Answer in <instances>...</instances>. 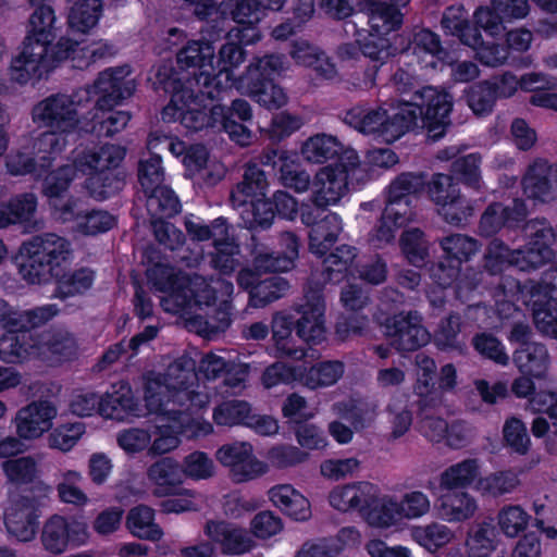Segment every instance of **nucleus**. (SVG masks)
I'll return each instance as SVG.
<instances>
[{"instance_id": "obj_1", "label": "nucleus", "mask_w": 557, "mask_h": 557, "mask_svg": "<svg viewBox=\"0 0 557 557\" xmlns=\"http://www.w3.org/2000/svg\"><path fill=\"white\" fill-rule=\"evenodd\" d=\"M23 261L18 271L23 280L30 284H44L55 280L57 295L66 298L90 288L94 272L81 268L66 272L72 258L71 243L54 233L33 236L23 244Z\"/></svg>"}, {"instance_id": "obj_2", "label": "nucleus", "mask_w": 557, "mask_h": 557, "mask_svg": "<svg viewBox=\"0 0 557 557\" xmlns=\"http://www.w3.org/2000/svg\"><path fill=\"white\" fill-rule=\"evenodd\" d=\"M214 53L210 41L190 40L177 51L175 70L166 65L158 69L157 82L170 89L185 87L189 98L216 99L225 85L221 75L213 73Z\"/></svg>"}, {"instance_id": "obj_3", "label": "nucleus", "mask_w": 557, "mask_h": 557, "mask_svg": "<svg viewBox=\"0 0 557 557\" xmlns=\"http://www.w3.org/2000/svg\"><path fill=\"white\" fill-rule=\"evenodd\" d=\"M394 88L400 94L410 96L412 102L422 112L423 127L432 140L444 136L450 125L449 114L453 110V96L445 88L422 86L421 82L404 69H398L391 79Z\"/></svg>"}, {"instance_id": "obj_4", "label": "nucleus", "mask_w": 557, "mask_h": 557, "mask_svg": "<svg viewBox=\"0 0 557 557\" xmlns=\"http://www.w3.org/2000/svg\"><path fill=\"white\" fill-rule=\"evenodd\" d=\"M420 115L421 110L409 104H401L393 112L382 106H357L346 112L344 121L364 135H373L386 143H393L412 129Z\"/></svg>"}, {"instance_id": "obj_5", "label": "nucleus", "mask_w": 557, "mask_h": 557, "mask_svg": "<svg viewBox=\"0 0 557 557\" xmlns=\"http://www.w3.org/2000/svg\"><path fill=\"white\" fill-rule=\"evenodd\" d=\"M174 430L188 440L205 437L213 432V425L201 416H191L209 405L214 387L211 385H170Z\"/></svg>"}, {"instance_id": "obj_6", "label": "nucleus", "mask_w": 557, "mask_h": 557, "mask_svg": "<svg viewBox=\"0 0 557 557\" xmlns=\"http://www.w3.org/2000/svg\"><path fill=\"white\" fill-rule=\"evenodd\" d=\"M165 387L170 385H146L141 401L131 385H113L111 391L100 396L98 413L104 419L128 422L149 412H159Z\"/></svg>"}, {"instance_id": "obj_7", "label": "nucleus", "mask_w": 557, "mask_h": 557, "mask_svg": "<svg viewBox=\"0 0 557 557\" xmlns=\"http://www.w3.org/2000/svg\"><path fill=\"white\" fill-rule=\"evenodd\" d=\"M381 492L375 483L355 481L335 485L327 495V502L338 512H358L370 528L376 530L373 517L379 511Z\"/></svg>"}, {"instance_id": "obj_8", "label": "nucleus", "mask_w": 557, "mask_h": 557, "mask_svg": "<svg viewBox=\"0 0 557 557\" xmlns=\"http://www.w3.org/2000/svg\"><path fill=\"white\" fill-rule=\"evenodd\" d=\"M431 506L429 495L419 490L406 492L400 498L382 491L379 511L373 517L376 530L398 529L405 521L422 519L430 513Z\"/></svg>"}, {"instance_id": "obj_9", "label": "nucleus", "mask_w": 557, "mask_h": 557, "mask_svg": "<svg viewBox=\"0 0 557 557\" xmlns=\"http://www.w3.org/2000/svg\"><path fill=\"white\" fill-rule=\"evenodd\" d=\"M301 314L296 322V334L308 344H319L325 338V301L322 284L315 275L304 287V302L296 308Z\"/></svg>"}, {"instance_id": "obj_10", "label": "nucleus", "mask_w": 557, "mask_h": 557, "mask_svg": "<svg viewBox=\"0 0 557 557\" xmlns=\"http://www.w3.org/2000/svg\"><path fill=\"white\" fill-rule=\"evenodd\" d=\"M512 392L519 398H528L533 411L544 412L548 419L537 417L532 424L536 437L546 436V446L550 451L557 450V395L550 391L536 388L535 385H512Z\"/></svg>"}, {"instance_id": "obj_11", "label": "nucleus", "mask_w": 557, "mask_h": 557, "mask_svg": "<svg viewBox=\"0 0 557 557\" xmlns=\"http://www.w3.org/2000/svg\"><path fill=\"white\" fill-rule=\"evenodd\" d=\"M88 524L79 519H67L61 515L48 518L41 529L40 541L44 549L52 555H61L69 547H81L89 542Z\"/></svg>"}, {"instance_id": "obj_12", "label": "nucleus", "mask_w": 557, "mask_h": 557, "mask_svg": "<svg viewBox=\"0 0 557 557\" xmlns=\"http://www.w3.org/2000/svg\"><path fill=\"white\" fill-rule=\"evenodd\" d=\"M215 458L238 483L256 480L269 472V465L255 455L253 446L249 442L224 444L215 451Z\"/></svg>"}, {"instance_id": "obj_13", "label": "nucleus", "mask_w": 557, "mask_h": 557, "mask_svg": "<svg viewBox=\"0 0 557 557\" xmlns=\"http://www.w3.org/2000/svg\"><path fill=\"white\" fill-rule=\"evenodd\" d=\"M34 36H26L21 53L11 62V78L25 84L32 78L40 79L52 70L49 45Z\"/></svg>"}, {"instance_id": "obj_14", "label": "nucleus", "mask_w": 557, "mask_h": 557, "mask_svg": "<svg viewBox=\"0 0 557 557\" xmlns=\"http://www.w3.org/2000/svg\"><path fill=\"white\" fill-rule=\"evenodd\" d=\"M58 414L54 401L35 399L17 410L13 420L15 432L24 441H37L52 430Z\"/></svg>"}, {"instance_id": "obj_15", "label": "nucleus", "mask_w": 557, "mask_h": 557, "mask_svg": "<svg viewBox=\"0 0 557 557\" xmlns=\"http://www.w3.org/2000/svg\"><path fill=\"white\" fill-rule=\"evenodd\" d=\"M34 121L60 133L73 132L79 123L76 102L65 94L51 95L33 109Z\"/></svg>"}, {"instance_id": "obj_16", "label": "nucleus", "mask_w": 557, "mask_h": 557, "mask_svg": "<svg viewBox=\"0 0 557 557\" xmlns=\"http://www.w3.org/2000/svg\"><path fill=\"white\" fill-rule=\"evenodd\" d=\"M147 276L152 286L166 295L160 305L164 311L177 314L186 310L188 299L183 289L188 285V275L166 264H154Z\"/></svg>"}, {"instance_id": "obj_17", "label": "nucleus", "mask_w": 557, "mask_h": 557, "mask_svg": "<svg viewBox=\"0 0 557 557\" xmlns=\"http://www.w3.org/2000/svg\"><path fill=\"white\" fill-rule=\"evenodd\" d=\"M385 335L391 345L399 351L417 350L431 338L422 325V317L418 311L400 312L388 318L385 323Z\"/></svg>"}, {"instance_id": "obj_18", "label": "nucleus", "mask_w": 557, "mask_h": 557, "mask_svg": "<svg viewBox=\"0 0 557 557\" xmlns=\"http://www.w3.org/2000/svg\"><path fill=\"white\" fill-rule=\"evenodd\" d=\"M135 79L128 65L108 69L101 72L95 82L99 95L97 107L100 110H111L135 91Z\"/></svg>"}, {"instance_id": "obj_19", "label": "nucleus", "mask_w": 557, "mask_h": 557, "mask_svg": "<svg viewBox=\"0 0 557 557\" xmlns=\"http://www.w3.org/2000/svg\"><path fill=\"white\" fill-rule=\"evenodd\" d=\"M205 533L226 555H243L256 547L248 530L231 521L210 520L206 523Z\"/></svg>"}, {"instance_id": "obj_20", "label": "nucleus", "mask_w": 557, "mask_h": 557, "mask_svg": "<svg viewBox=\"0 0 557 557\" xmlns=\"http://www.w3.org/2000/svg\"><path fill=\"white\" fill-rule=\"evenodd\" d=\"M347 173L342 168L324 166L312 181L310 201L317 209L325 210L336 205L347 191Z\"/></svg>"}, {"instance_id": "obj_21", "label": "nucleus", "mask_w": 557, "mask_h": 557, "mask_svg": "<svg viewBox=\"0 0 557 557\" xmlns=\"http://www.w3.org/2000/svg\"><path fill=\"white\" fill-rule=\"evenodd\" d=\"M38 513L28 499L12 502L3 513V524L8 534L21 543L35 540L38 529Z\"/></svg>"}, {"instance_id": "obj_22", "label": "nucleus", "mask_w": 557, "mask_h": 557, "mask_svg": "<svg viewBox=\"0 0 557 557\" xmlns=\"http://www.w3.org/2000/svg\"><path fill=\"white\" fill-rule=\"evenodd\" d=\"M161 410L159 412H149L156 416L153 441L151 440L149 454L163 455L176 449L181 444V434L174 430V420L172 417V398L170 391L165 389L162 394Z\"/></svg>"}, {"instance_id": "obj_23", "label": "nucleus", "mask_w": 557, "mask_h": 557, "mask_svg": "<svg viewBox=\"0 0 557 557\" xmlns=\"http://www.w3.org/2000/svg\"><path fill=\"white\" fill-rule=\"evenodd\" d=\"M37 210V197L33 193L16 195L0 208V228L12 224H23L29 231L42 230V220L34 219Z\"/></svg>"}, {"instance_id": "obj_24", "label": "nucleus", "mask_w": 557, "mask_h": 557, "mask_svg": "<svg viewBox=\"0 0 557 557\" xmlns=\"http://www.w3.org/2000/svg\"><path fill=\"white\" fill-rule=\"evenodd\" d=\"M357 256L356 247L346 244L337 246L324 257L321 271L311 273L309 280L315 275L320 280L322 287L326 283L338 284L350 273Z\"/></svg>"}, {"instance_id": "obj_25", "label": "nucleus", "mask_w": 557, "mask_h": 557, "mask_svg": "<svg viewBox=\"0 0 557 557\" xmlns=\"http://www.w3.org/2000/svg\"><path fill=\"white\" fill-rule=\"evenodd\" d=\"M552 168L543 159L529 165L523 178V193L532 199L550 202L557 199V186L550 181Z\"/></svg>"}, {"instance_id": "obj_26", "label": "nucleus", "mask_w": 557, "mask_h": 557, "mask_svg": "<svg viewBox=\"0 0 557 557\" xmlns=\"http://www.w3.org/2000/svg\"><path fill=\"white\" fill-rule=\"evenodd\" d=\"M438 517L448 523H459L471 519L476 510L478 503L469 493L450 492L442 494L436 500Z\"/></svg>"}, {"instance_id": "obj_27", "label": "nucleus", "mask_w": 557, "mask_h": 557, "mask_svg": "<svg viewBox=\"0 0 557 557\" xmlns=\"http://www.w3.org/2000/svg\"><path fill=\"white\" fill-rule=\"evenodd\" d=\"M268 494L273 506L278 508L284 515L297 521H305L311 517L309 500L293 485H275L269 490Z\"/></svg>"}, {"instance_id": "obj_28", "label": "nucleus", "mask_w": 557, "mask_h": 557, "mask_svg": "<svg viewBox=\"0 0 557 557\" xmlns=\"http://www.w3.org/2000/svg\"><path fill=\"white\" fill-rule=\"evenodd\" d=\"M509 287L510 292L516 288L522 295H530L534 305L554 302L557 305V269H550L543 275L541 282L529 280L522 285L511 278H506L499 285L502 288Z\"/></svg>"}, {"instance_id": "obj_29", "label": "nucleus", "mask_w": 557, "mask_h": 557, "mask_svg": "<svg viewBox=\"0 0 557 557\" xmlns=\"http://www.w3.org/2000/svg\"><path fill=\"white\" fill-rule=\"evenodd\" d=\"M410 536L413 542L431 554L453 544L457 537L449 525L440 521L413 525L410 529Z\"/></svg>"}, {"instance_id": "obj_30", "label": "nucleus", "mask_w": 557, "mask_h": 557, "mask_svg": "<svg viewBox=\"0 0 557 557\" xmlns=\"http://www.w3.org/2000/svg\"><path fill=\"white\" fill-rule=\"evenodd\" d=\"M513 361L522 374L542 380L548 369L549 356L543 344L523 342L515 351Z\"/></svg>"}, {"instance_id": "obj_31", "label": "nucleus", "mask_w": 557, "mask_h": 557, "mask_svg": "<svg viewBox=\"0 0 557 557\" xmlns=\"http://www.w3.org/2000/svg\"><path fill=\"white\" fill-rule=\"evenodd\" d=\"M125 149L116 145H103L98 149L84 151L76 160L82 171L98 173L119 171L117 168L125 158Z\"/></svg>"}, {"instance_id": "obj_32", "label": "nucleus", "mask_w": 557, "mask_h": 557, "mask_svg": "<svg viewBox=\"0 0 557 557\" xmlns=\"http://www.w3.org/2000/svg\"><path fill=\"white\" fill-rule=\"evenodd\" d=\"M343 231L342 219L334 212L325 214L309 232V250L319 257L325 256L337 242Z\"/></svg>"}, {"instance_id": "obj_33", "label": "nucleus", "mask_w": 557, "mask_h": 557, "mask_svg": "<svg viewBox=\"0 0 557 557\" xmlns=\"http://www.w3.org/2000/svg\"><path fill=\"white\" fill-rule=\"evenodd\" d=\"M215 286H212L207 280L198 274L193 276L188 275V285L183 289L184 295L187 296L188 306H211L216 300V292L220 289L225 295L230 296L233 292V284L226 280L219 278L215 282Z\"/></svg>"}, {"instance_id": "obj_34", "label": "nucleus", "mask_w": 557, "mask_h": 557, "mask_svg": "<svg viewBox=\"0 0 557 557\" xmlns=\"http://www.w3.org/2000/svg\"><path fill=\"white\" fill-rule=\"evenodd\" d=\"M267 188L268 180L263 170L256 163H247L242 182L231 190L230 200L233 207L245 206L249 197L264 195Z\"/></svg>"}, {"instance_id": "obj_35", "label": "nucleus", "mask_w": 557, "mask_h": 557, "mask_svg": "<svg viewBox=\"0 0 557 557\" xmlns=\"http://www.w3.org/2000/svg\"><path fill=\"white\" fill-rule=\"evenodd\" d=\"M294 326H296V322L293 317L283 312L274 313L271 321L272 339L276 349L281 354L295 359H300L305 356V352L302 349L297 348L294 345Z\"/></svg>"}, {"instance_id": "obj_36", "label": "nucleus", "mask_w": 557, "mask_h": 557, "mask_svg": "<svg viewBox=\"0 0 557 557\" xmlns=\"http://www.w3.org/2000/svg\"><path fill=\"white\" fill-rule=\"evenodd\" d=\"M480 463L476 459H465L445 469L440 476V486L446 491L463 488L480 479Z\"/></svg>"}, {"instance_id": "obj_37", "label": "nucleus", "mask_w": 557, "mask_h": 557, "mask_svg": "<svg viewBox=\"0 0 557 557\" xmlns=\"http://www.w3.org/2000/svg\"><path fill=\"white\" fill-rule=\"evenodd\" d=\"M342 150L343 145L336 137L317 134L304 143L301 154L308 162L321 164L338 157Z\"/></svg>"}, {"instance_id": "obj_38", "label": "nucleus", "mask_w": 557, "mask_h": 557, "mask_svg": "<svg viewBox=\"0 0 557 557\" xmlns=\"http://www.w3.org/2000/svg\"><path fill=\"white\" fill-rule=\"evenodd\" d=\"M126 527L134 536L143 540L157 542L163 536V531L154 522V511L144 505L129 510Z\"/></svg>"}, {"instance_id": "obj_39", "label": "nucleus", "mask_w": 557, "mask_h": 557, "mask_svg": "<svg viewBox=\"0 0 557 557\" xmlns=\"http://www.w3.org/2000/svg\"><path fill=\"white\" fill-rule=\"evenodd\" d=\"M404 14L400 9L389 5L386 0L379 1L369 8V25L376 36L388 35L403 25Z\"/></svg>"}, {"instance_id": "obj_40", "label": "nucleus", "mask_w": 557, "mask_h": 557, "mask_svg": "<svg viewBox=\"0 0 557 557\" xmlns=\"http://www.w3.org/2000/svg\"><path fill=\"white\" fill-rule=\"evenodd\" d=\"M532 516L521 505L507 504L499 508L496 515V523L502 534L508 539H516L523 533Z\"/></svg>"}, {"instance_id": "obj_41", "label": "nucleus", "mask_w": 557, "mask_h": 557, "mask_svg": "<svg viewBox=\"0 0 557 557\" xmlns=\"http://www.w3.org/2000/svg\"><path fill=\"white\" fill-rule=\"evenodd\" d=\"M438 245L445 257L458 261L460 264L470 261L481 249L478 239L461 233H453L441 237Z\"/></svg>"}, {"instance_id": "obj_42", "label": "nucleus", "mask_w": 557, "mask_h": 557, "mask_svg": "<svg viewBox=\"0 0 557 557\" xmlns=\"http://www.w3.org/2000/svg\"><path fill=\"white\" fill-rule=\"evenodd\" d=\"M497 532L488 522L474 524L466 540L469 557H490L497 547Z\"/></svg>"}, {"instance_id": "obj_43", "label": "nucleus", "mask_w": 557, "mask_h": 557, "mask_svg": "<svg viewBox=\"0 0 557 557\" xmlns=\"http://www.w3.org/2000/svg\"><path fill=\"white\" fill-rule=\"evenodd\" d=\"M124 186L125 173L123 171L90 173L86 180L88 193L97 200H104L116 195Z\"/></svg>"}, {"instance_id": "obj_44", "label": "nucleus", "mask_w": 557, "mask_h": 557, "mask_svg": "<svg viewBox=\"0 0 557 557\" xmlns=\"http://www.w3.org/2000/svg\"><path fill=\"white\" fill-rule=\"evenodd\" d=\"M146 196V208L151 220L171 218L181 210L178 198L173 190L164 185L156 188Z\"/></svg>"}, {"instance_id": "obj_45", "label": "nucleus", "mask_w": 557, "mask_h": 557, "mask_svg": "<svg viewBox=\"0 0 557 557\" xmlns=\"http://www.w3.org/2000/svg\"><path fill=\"white\" fill-rule=\"evenodd\" d=\"M475 209V201L459 193L437 207V213L447 224L460 227L474 215Z\"/></svg>"}, {"instance_id": "obj_46", "label": "nucleus", "mask_w": 557, "mask_h": 557, "mask_svg": "<svg viewBox=\"0 0 557 557\" xmlns=\"http://www.w3.org/2000/svg\"><path fill=\"white\" fill-rule=\"evenodd\" d=\"M249 81V95L260 106L274 110L287 103V96L283 88L275 85L271 79L253 77V79Z\"/></svg>"}, {"instance_id": "obj_47", "label": "nucleus", "mask_w": 557, "mask_h": 557, "mask_svg": "<svg viewBox=\"0 0 557 557\" xmlns=\"http://www.w3.org/2000/svg\"><path fill=\"white\" fill-rule=\"evenodd\" d=\"M482 158L478 153L459 157L453 161L450 171L454 177L466 186L481 190L484 182L481 173Z\"/></svg>"}, {"instance_id": "obj_48", "label": "nucleus", "mask_w": 557, "mask_h": 557, "mask_svg": "<svg viewBox=\"0 0 557 557\" xmlns=\"http://www.w3.org/2000/svg\"><path fill=\"white\" fill-rule=\"evenodd\" d=\"M83 474L76 470H63L58 475L57 492L62 503L84 507L89 503L87 494L81 488Z\"/></svg>"}, {"instance_id": "obj_49", "label": "nucleus", "mask_w": 557, "mask_h": 557, "mask_svg": "<svg viewBox=\"0 0 557 557\" xmlns=\"http://www.w3.org/2000/svg\"><path fill=\"white\" fill-rule=\"evenodd\" d=\"M101 10V0H75L69 14L70 27L79 33H87L98 23Z\"/></svg>"}, {"instance_id": "obj_50", "label": "nucleus", "mask_w": 557, "mask_h": 557, "mask_svg": "<svg viewBox=\"0 0 557 557\" xmlns=\"http://www.w3.org/2000/svg\"><path fill=\"white\" fill-rule=\"evenodd\" d=\"M251 256L253 267L259 272H284L290 270V259L280 252L270 250L265 245L251 237Z\"/></svg>"}, {"instance_id": "obj_51", "label": "nucleus", "mask_w": 557, "mask_h": 557, "mask_svg": "<svg viewBox=\"0 0 557 557\" xmlns=\"http://www.w3.org/2000/svg\"><path fill=\"white\" fill-rule=\"evenodd\" d=\"M519 485L518 475L511 471H498L480 478L474 488L482 495L498 497L515 491Z\"/></svg>"}, {"instance_id": "obj_52", "label": "nucleus", "mask_w": 557, "mask_h": 557, "mask_svg": "<svg viewBox=\"0 0 557 557\" xmlns=\"http://www.w3.org/2000/svg\"><path fill=\"white\" fill-rule=\"evenodd\" d=\"M425 187L424 175L406 172L399 174L388 186L386 199L389 201L408 202L410 195H417Z\"/></svg>"}, {"instance_id": "obj_53", "label": "nucleus", "mask_w": 557, "mask_h": 557, "mask_svg": "<svg viewBox=\"0 0 557 557\" xmlns=\"http://www.w3.org/2000/svg\"><path fill=\"white\" fill-rule=\"evenodd\" d=\"M177 465L171 458H162L148 469V478L154 484L157 495L173 493L176 485Z\"/></svg>"}, {"instance_id": "obj_54", "label": "nucleus", "mask_w": 557, "mask_h": 557, "mask_svg": "<svg viewBox=\"0 0 557 557\" xmlns=\"http://www.w3.org/2000/svg\"><path fill=\"white\" fill-rule=\"evenodd\" d=\"M1 470L9 482L27 484L38 475V463L32 456L8 459L1 463Z\"/></svg>"}, {"instance_id": "obj_55", "label": "nucleus", "mask_w": 557, "mask_h": 557, "mask_svg": "<svg viewBox=\"0 0 557 557\" xmlns=\"http://www.w3.org/2000/svg\"><path fill=\"white\" fill-rule=\"evenodd\" d=\"M219 10L223 15H228L237 24L252 26L260 22L262 11L256 2L250 0H223Z\"/></svg>"}, {"instance_id": "obj_56", "label": "nucleus", "mask_w": 557, "mask_h": 557, "mask_svg": "<svg viewBox=\"0 0 557 557\" xmlns=\"http://www.w3.org/2000/svg\"><path fill=\"white\" fill-rule=\"evenodd\" d=\"M288 289V282L281 276L265 278L258 282L251 289V302L255 307H265L282 298Z\"/></svg>"}, {"instance_id": "obj_57", "label": "nucleus", "mask_w": 557, "mask_h": 557, "mask_svg": "<svg viewBox=\"0 0 557 557\" xmlns=\"http://www.w3.org/2000/svg\"><path fill=\"white\" fill-rule=\"evenodd\" d=\"M137 180L145 195L163 185L164 169L161 164L160 156L153 153L147 159L139 160Z\"/></svg>"}, {"instance_id": "obj_58", "label": "nucleus", "mask_w": 557, "mask_h": 557, "mask_svg": "<svg viewBox=\"0 0 557 557\" xmlns=\"http://www.w3.org/2000/svg\"><path fill=\"white\" fill-rule=\"evenodd\" d=\"M187 234L193 240L205 242L212 239L213 246L227 235L228 226L224 218H218L210 224L186 218L184 222Z\"/></svg>"}, {"instance_id": "obj_59", "label": "nucleus", "mask_w": 557, "mask_h": 557, "mask_svg": "<svg viewBox=\"0 0 557 557\" xmlns=\"http://www.w3.org/2000/svg\"><path fill=\"white\" fill-rule=\"evenodd\" d=\"M215 251L211 253V265L224 275L233 273L239 262L236 256L239 255V246L230 237V233L225 238L219 240L214 245Z\"/></svg>"}, {"instance_id": "obj_60", "label": "nucleus", "mask_w": 557, "mask_h": 557, "mask_svg": "<svg viewBox=\"0 0 557 557\" xmlns=\"http://www.w3.org/2000/svg\"><path fill=\"white\" fill-rule=\"evenodd\" d=\"M515 267L521 271H532L553 261L555 252L548 246H534L528 243L524 248L515 249Z\"/></svg>"}, {"instance_id": "obj_61", "label": "nucleus", "mask_w": 557, "mask_h": 557, "mask_svg": "<svg viewBox=\"0 0 557 557\" xmlns=\"http://www.w3.org/2000/svg\"><path fill=\"white\" fill-rule=\"evenodd\" d=\"M34 347L29 334L5 332L0 338V358L7 362H17Z\"/></svg>"}, {"instance_id": "obj_62", "label": "nucleus", "mask_w": 557, "mask_h": 557, "mask_svg": "<svg viewBox=\"0 0 557 557\" xmlns=\"http://www.w3.org/2000/svg\"><path fill=\"white\" fill-rule=\"evenodd\" d=\"M430 199L440 207L445 201L451 199L461 193L459 182L453 174L435 173L431 180L425 183Z\"/></svg>"}, {"instance_id": "obj_63", "label": "nucleus", "mask_w": 557, "mask_h": 557, "mask_svg": "<svg viewBox=\"0 0 557 557\" xmlns=\"http://www.w3.org/2000/svg\"><path fill=\"white\" fill-rule=\"evenodd\" d=\"M407 49L416 55L422 53L441 57L444 53L440 36L429 28L414 27L411 32Z\"/></svg>"}, {"instance_id": "obj_64", "label": "nucleus", "mask_w": 557, "mask_h": 557, "mask_svg": "<svg viewBox=\"0 0 557 557\" xmlns=\"http://www.w3.org/2000/svg\"><path fill=\"white\" fill-rule=\"evenodd\" d=\"M48 446L63 453L70 451L85 433V425L79 422L64 423L48 432Z\"/></svg>"}]
</instances>
